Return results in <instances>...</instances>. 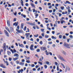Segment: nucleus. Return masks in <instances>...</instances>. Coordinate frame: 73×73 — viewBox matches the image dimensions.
<instances>
[{"label":"nucleus","instance_id":"1","mask_svg":"<svg viewBox=\"0 0 73 73\" xmlns=\"http://www.w3.org/2000/svg\"><path fill=\"white\" fill-rule=\"evenodd\" d=\"M63 45L66 47V48H68L70 49V47H69V45L68 44L66 43L65 42L64 43Z\"/></svg>","mask_w":73,"mask_h":73},{"label":"nucleus","instance_id":"2","mask_svg":"<svg viewBox=\"0 0 73 73\" xmlns=\"http://www.w3.org/2000/svg\"><path fill=\"white\" fill-rule=\"evenodd\" d=\"M4 32L6 36H7V37H9V35L7 30H5Z\"/></svg>","mask_w":73,"mask_h":73},{"label":"nucleus","instance_id":"3","mask_svg":"<svg viewBox=\"0 0 73 73\" xmlns=\"http://www.w3.org/2000/svg\"><path fill=\"white\" fill-rule=\"evenodd\" d=\"M26 36V38L28 39V40H29V37L28 36V35L29 36L30 35V33H26L25 34Z\"/></svg>","mask_w":73,"mask_h":73},{"label":"nucleus","instance_id":"4","mask_svg":"<svg viewBox=\"0 0 73 73\" xmlns=\"http://www.w3.org/2000/svg\"><path fill=\"white\" fill-rule=\"evenodd\" d=\"M33 46H34L33 44L31 45V46L30 47V50H35V49L33 48Z\"/></svg>","mask_w":73,"mask_h":73},{"label":"nucleus","instance_id":"5","mask_svg":"<svg viewBox=\"0 0 73 73\" xmlns=\"http://www.w3.org/2000/svg\"><path fill=\"white\" fill-rule=\"evenodd\" d=\"M40 48L41 50H42L43 51L46 50V48L45 46L41 47Z\"/></svg>","mask_w":73,"mask_h":73},{"label":"nucleus","instance_id":"6","mask_svg":"<svg viewBox=\"0 0 73 73\" xmlns=\"http://www.w3.org/2000/svg\"><path fill=\"white\" fill-rule=\"evenodd\" d=\"M68 71H70V68H69V67H68V68L66 67L65 70V73H66V72H67V71L68 70Z\"/></svg>","mask_w":73,"mask_h":73},{"label":"nucleus","instance_id":"7","mask_svg":"<svg viewBox=\"0 0 73 73\" xmlns=\"http://www.w3.org/2000/svg\"><path fill=\"white\" fill-rule=\"evenodd\" d=\"M27 24L30 25H32V26H36V25L35 24L31 23H27Z\"/></svg>","mask_w":73,"mask_h":73},{"label":"nucleus","instance_id":"8","mask_svg":"<svg viewBox=\"0 0 73 73\" xmlns=\"http://www.w3.org/2000/svg\"><path fill=\"white\" fill-rule=\"evenodd\" d=\"M0 66H1V67H2V68H4V69L7 68V67H5V66L3 65V64H0Z\"/></svg>","mask_w":73,"mask_h":73},{"label":"nucleus","instance_id":"9","mask_svg":"<svg viewBox=\"0 0 73 73\" xmlns=\"http://www.w3.org/2000/svg\"><path fill=\"white\" fill-rule=\"evenodd\" d=\"M7 23L8 25V27H10L11 26V24H10V22L9 20H7Z\"/></svg>","mask_w":73,"mask_h":73},{"label":"nucleus","instance_id":"10","mask_svg":"<svg viewBox=\"0 0 73 73\" xmlns=\"http://www.w3.org/2000/svg\"><path fill=\"white\" fill-rule=\"evenodd\" d=\"M59 58L60 59L62 60V61H65V60H64V59L61 56H59Z\"/></svg>","mask_w":73,"mask_h":73},{"label":"nucleus","instance_id":"11","mask_svg":"<svg viewBox=\"0 0 73 73\" xmlns=\"http://www.w3.org/2000/svg\"><path fill=\"white\" fill-rule=\"evenodd\" d=\"M18 45H19V46H20V47H21V48H24V45H23V44H20V43H19Z\"/></svg>","mask_w":73,"mask_h":73},{"label":"nucleus","instance_id":"12","mask_svg":"<svg viewBox=\"0 0 73 73\" xmlns=\"http://www.w3.org/2000/svg\"><path fill=\"white\" fill-rule=\"evenodd\" d=\"M68 8H66L67 9H68V12L69 13H70V12H71V11H70V7H69V6H68Z\"/></svg>","mask_w":73,"mask_h":73},{"label":"nucleus","instance_id":"13","mask_svg":"<svg viewBox=\"0 0 73 73\" xmlns=\"http://www.w3.org/2000/svg\"><path fill=\"white\" fill-rule=\"evenodd\" d=\"M71 4V3L69 2V1H66V3H65V4Z\"/></svg>","mask_w":73,"mask_h":73},{"label":"nucleus","instance_id":"14","mask_svg":"<svg viewBox=\"0 0 73 73\" xmlns=\"http://www.w3.org/2000/svg\"><path fill=\"white\" fill-rule=\"evenodd\" d=\"M10 30L11 31V32H13L14 31V29L13 28H12V27H10Z\"/></svg>","mask_w":73,"mask_h":73},{"label":"nucleus","instance_id":"15","mask_svg":"<svg viewBox=\"0 0 73 73\" xmlns=\"http://www.w3.org/2000/svg\"><path fill=\"white\" fill-rule=\"evenodd\" d=\"M42 59V60H41ZM44 60V57H42L41 58H40L39 59V61H42V60Z\"/></svg>","mask_w":73,"mask_h":73},{"label":"nucleus","instance_id":"16","mask_svg":"<svg viewBox=\"0 0 73 73\" xmlns=\"http://www.w3.org/2000/svg\"><path fill=\"white\" fill-rule=\"evenodd\" d=\"M3 50H4V52H5V51H6V49H7L6 47H3Z\"/></svg>","mask_w":73,"mask_h":73},{"label":"nucleus","instance_id":"17","mask_svg":"<svg viewBox=\"0 0 73 73\" xmlns=\"http://www.w3.org/2000/svg\"><path fill=\"white\" fill-rule=\"evenodd\" d=\"M19 65H22V66H23L24 65V63L21 62H20V63H19Z\"/></svg>","mask_w":73,"mask_h":73},{"label":"nucleus","instance_id":"18","mask_svg":"<svg viewBox=\"0 0 73 73\" xmlns=\"http://www.w3.org/2000/svg\"><path fill=\"white\" fill-rule=\"evenodd\" d=\"M19 59V57H16L15 58H13V60H14V61H16V60H18V59Z\"/></svg>","mask_w":73,"mask_h":73},{"label":"nucleus","instance_id":"19","mask_svg":"<svg viewBox=\"0 0 73 73\" xmlns=\"http://www.w3.org/2000/svg\"><path fill=\"white\" fill-rule=\"evenodd\" d=\"M14 56L15 57L16 56V57H18L19 56V54H15L14 55Z\"/></svg>","mask_w":73,"mask_h":73},{"label":"nucleus","instance_id":"20","mask_svg":"<svg viewBox=\"0 0 73 73\" xmlns=\"http://www.w3.org/2000/svg\"><path fill=\"white\" fill-rule=\"evenodd\" d=\"M31 7H34V8H35V6L34 4L33 3H31Z\"/></svg>","mask_w":73,"mask_h":73},{"label":"nucleus","instance_id":"21","mask_svg":"<svg viewBox=\"0 0 73 73\" xmlns=\"http://www.w3.org/2000/svg\"><path fill=\"white\" fill-rule=\"evenodd\" d=\"M21 28L22 29H23V27H24V24L23 23H22L21 25Z\"/></svg>","mask_w":73,"mask_h":73},{"label":"nucleus","instance_id":"22","mask_svg":"<svg viewBox=\"0 0 73 73\" xmlns=\"http://www.w3.org/2000/svg\"><path fill=\"white\" fill-rule=\"evenodd\" d=\"M21 16H23L24 18H25V17H26V15H23V14H21Z\"/></svg>","mask_w":73,"mask_h":73},{"label":"nucleus","instance_id":"23","mask_svg":"<svg viewBox=\"0 0 73 73\" xmlns=\"http://www.w3.org/2000/svg\"><path fill=\"white\" fill-rule=\"evenodd\" d=\"M5 62L7 66H8L9 65L8 62L7 61H6V62Z\"/></svg>","mask_w":73,"mask_h":73},{"label":"nucleus","instance_id":"24","mask_svg":"<svg viewBox=\"0 0 73 73\" xmlns=\"http://www.w3.org/2000/svg\"><path fill=\"white\" fill-rule=\"evenodd\" d=\"M44 30H45V29H41V31H42V32L43 33H44Z\"/></svg>","mask_w":73,"mask_h":73},{"label":"nucleus","instance_id":"25","mask_svg":"<svg viewBox=\"0 0 73 73\" xmlns=\"http://www.w3.org/2000/svg\"><path fill=\"white\" fill-rule=\"evenodd\" d=\"M61 64L62 65V66L63 68H64V69H65V66H64V64H62V63H61Z\"/></svg>","mask_w":73,"mask_h":73},{"label":"nucleus","instance_id":"26","mask_svg":"<svg viewBox=\"0 0 73 73\" xmlns=\"http://www.w3.org/2000/svg\"><path fill=\"white\" fill-rule=\"evenodd\" d=\"M36 52H40V49H38L36 50Z\"/></svg>","mask_w":73,"mask_h":73},{"label":"nucleus","instance_id":"27","mask_svg":"<svg viewBox=\"0 0 73 73\" xmlns=\"http://www.w3.org/2000/svg\"><path fill=\"white\" fill-rule=\"evenodd\" d=\"M18 33H22L23 32V31H22V30H19V31H18Z\"/></svg>","mask_w":73,"mask_h":73},{"label":"nucleus","instance_id":"28","mask_svg":"<svg viewBox=\"0 0 73 73\" xmlns=\"http://www.w3.org/2000/svg\"><path fill=\"white\" fill-rule=\"evenodd\" d=\"M7 54L8 55H10V54H11V52H8V51Z\"/></svg>","mask_w":73,"mask_h":73},{"label":"nucleus","instance_id":"29","mask_svg":"<svg viewBox=\"0 0 73 73\" xmlns=\"http://www.w3.org/2000/svg\"><path fill=\"white\" fill-rule=\"evenodd\" d=\"M31 9V8L30 7L29 8V12H32V10Z\"/></svg>","mask_w":73,"mask_h":73},{"label":"nucleus","instance_id":"30","mask_svg":"<svg viewBox=\"0 0 73 73\" xmlns=\"http://www.w3.org/2000/svg\"><path fill=\"white\" fill-rule=\"evenodd\" d=\"M21 5H22V6L23 7H24V4H23V3H24V2L23 1V2H21Z\"/></svg>","mask_w":73,"mask_h":73},{"label":"nucleus","instance_id":"31","mask_svg":"<svg viewBox=\"0 0 73 73\" xmlns=\"http://www.w3.org/2000/svg\"><path fill=\"white\" fill-rule=\"evenodd\" d=\"M34 36L35 37H37L38 36V35L37 34L36 35H34Z\"/></svg>","mask_w":73,"mask_h":73},{"label":"nucleus","instance_id":"32","mask_svg":"<svg viewBox=\"0 0 73 73\" xmlns=\"http://www.w3.org/2000/svg\"><path fill=\"white\" fill-rule=\"evenodd\" d=\"M62 53H63V54H64V55H66V52H65L63 51L62 52Z\"/></svg>","mask_w":73,"mask_h":73},{"label":"nucleus","instance_id":"33","mask_svg":"<svg viewBox=\"0 0 73 73\" xmlns=\"http://www.w3.org/2000/svg\"><path fill=\"white\" fill-rule=\"evenodd\" d=\"M69 37L70 38H73V36L72 35H69Z\"/></svg>","mask_w":73,"mask_h":73},{"label":"nucleus","instance_id":"34","mask_svg":"<svg viewBox=\"0 0 73 73\" xmlns=\"http://www.w3.org/2000/svg\"><path fill=\"white\" fill-rule=\"evenodd\" d=\"M45 37L46 38H48L49 37V36L48 35H46L45 36Z\"/></svg>","mask_w":73,"mask_h":73},{"label":"nucleus","instance_id":"35","mask_svg":"<svg viewBox=\"0 0 73 73\" xmlns=\"http://www.w3.org/2000/svg\"><path fill=\"white\" fill-rule=\"evenodd\" d=\"M48 44H52V41L49 42H48Z\"/></svg>","mask_w":73,"mask_h":73},{"label":"nucleus","instance_id":"36","mask_svg":"<svg viewBox=\"0 0 73 73\" xmlns=\"http://www.w3.org/2000/svg\"><path fill=\"white\" fill-rule=\"evenodd\" d=\"M60 8L62 10H63L64 9V7H61Z\"/></svg>","mask_w":73,"mask_h":73},{"label":"nucleus","instance_id":"37","mask_svg":"<svg viewBox=\"0 0 73 73\" xmlns=\"http://www.w3.org/2000/svg\"><path fill=\"white\" fill-rule=\"evenodd\" d=\"M44 67L45 68V69H46L47 68H48V66H47V65H44Z\"/></svg>","mask_w":73,"mask_h":73},{"label":"nucleus","instance_id":"38","mask_svg":"<svg viewBox=\"0 0 73 73\" xmlns=\"http://www.w3.org/2000/svg\"><path fill=\"white\" fill-rule=\"evenodd\" d=\"M9 60L10 61H12V58H11L10 57H9Z\"/></svg>","mask_w":73,"mask_h":73},{"label":"nucleus","instance_id":"39","mask_svg":"<svg viewBox=\"0 0 73 73\" xmlns=\"http://www.w3.org/2000/svg\"><path fill=\"white\" fill-rule=\"evenodd\" d=\"M26 29H27V27L25 26V28L23 29V30H24V31H26Z\"/></svg>","mask_w":73,"mask_h":73},{"label":"nucleus","instance_id":"40","mask_svg":"<svg viewBox=\"0 0 73 73\" xmlns=\"http://www.w3.org/2000/svg\"><path fill=\"white\" fill-rule=\"evenodd\" d=\"M25 5L26 6V7H28V6H29V5H28V3H26L25 4Z\"/></svg>","mask_w":73,"mask_h":73},{"label":"nucleus","instance_id":"41","mask_svg":"<svg viewBox=\"0 0 73 73\" xmlns=\"http://www.w3.org/2000/svg\"><path fill=\"white\" fill-rule=\"evenodd\" d=\"M59 38H62V35H59Z\"/></svg>","mask_w":73,"mask_h":73},{"label":"nucleus","instance_id":"42","mask_svg":"<svg viewBox=\"0 0 73 73\" xmlns=\"http://www.w3.org/2000/svg\"><path fill=\"white\" fill-rule=\"evenodd\" d=\"M11 51V52H12L13 54V53H14V52L13 51V50L12 49H11L10 50Z\"/></svg>","mask_w":73,"mask_h":73},{"label":"nucleus","instance_id":"43","mask_svg":"<svg viewBox=\"0 0 73 73\" xmlns=\"http://www.w3.org/2000/svg\"><path fill=\"white\" fill-rule=\"evenodd\" d=\"M3 47H6V43H3Z\"/></svg>","mask_w":73,"mask_h":73},{"label":"nucleus","instance_id":"44","mask_svg":"<svg viewBox=\"0 0 73 73\" xmlns=\"http://www.w3.org/2000/svg\"><path fill=\"white\" fill-rule=\"evenodd\" d=\"M56 1L58 3H60V2H61V0H56Z\"/></svg>","mask_w":73,"mask_h":73},{"label":"nucleus","instance_id":"45","mask_svg":"<svg viewBox=\"0 0 73 73\" xmlns=\"http://www.w3.org/2000/svg\"><path fill=\"white\" fill-rule=\"evenodd\" d=\"M39 44H40V45H42V41H40L39 42Z\"/></svg>","mask_w":73,"mask_h":73},{"label":"nucleus","instance_id":"46","mask_svg":"<svg viewBox=\"0 0 73 73\" xmlns=\"http://www.w3.org/2000/svg\"><path fill=\"white\" fill-rule=\"evenodd\" d=\"M38 64H39L41 65H42V62H38Z\"/></svg>","mask_w":73,"mask_h":73},{"label":"nucleus","instance_id":"47","mask_svg":"<svg viewBox=\"0 0 73 73\" xmlns=\"http://www.w3.org/2000/svg\"><path fill=\"white\" fill-rule=\"evenodd\" d=\"M46 64L48 65V64H49V62L48 61H46Z\"/></svg>","mask_w":73,"mask_h":73},{"label":"nucleus","instance_id":"48","mask_svg":"<svg viewBox=\"0 0 73 73\" xmlns=\"http://www.w3.org/2000/svg\"><path fill=\"white\" fill-rule=\"evenodd\" d=\"M13 50V51H14V53H15L16 52V50L15 49H14Z\"/></svg>","mask_w":73,"mask_h":73},{"label":"nucleus","instance_id":"49","mask_svg":"<svg viewBox=\"0 0 73 73\" xmlns=\"http://www.w3.org/2000/svg\"><path fill=\"white\" fill-rule=\"evenodd\" d=\"M57 71H58L59 70V68L58 67V66H57Z\"/></svg>","mask_w":73,"mask_h":73},{"label":"nucleus","instance_id":"50","mask_svg":"<svg viewBox=\"0 0 73 73\" xmlns=\"http://www.w3.org/2000/svg\"><path fill=\"white\" fill-rule=\"evenodd\" d=\"M20 72H23V69H21V70H19Z\"/></svg>","mask_w":73,"mask_h":73},{"label":"nucleus","instance_id":"51","mask_svg":"<svg viewBox=\"0 0 73 73\" xmlns=\"http://www.w3.org/2000/svg\"><path fill=\"white\" fill-rule=\"evenodd\" d=\"M55 46L56 45L55 44H54L52 45V47H53V48H54V47H55Z\"/></svg>","mask_w":73,"mask_h":73},{"label":"nucleus","instance_id":"52","mask_svg":"<svg viewBox=\"0 0 73 73\" xmlns=\"http://www.w3.org/2000/svg\"><path fill=\"white\" fill-rule=\"evenodd\" d=\"M20 66H18L17 67V69H20Z\"/></svg>","mask_w":73,"mask_h":73},{"label":"nucleus","instance_id":"53","mask_svg":"<svg viewBox=\"0 0 73 73\" xmlns=\"http://www.w3.org/2000/svg\"><path fill=\"white\" fill-rule=\"evenodd\" d=\"M33 10V12H36V10H35V9H34Z\"/></svg>","mask_w":73,"mask_h":73},{"label":"nucleus","instance_id":"54","mask_svg":"<svg viewBox=\"0 0 73 73\" xmlns=\"http://www.w3.org/2000/svg\"><path fill=\"white\" fill-rule=\"evenodd\" d=\"M29 47V46H28L26 45V48H27V49H28V48Z\"/></svg>","mask_w":73,"mask_h":73},{"label":"nucleus","instance_id":"55","mask_svg":"<svg viewBox=\"0 0 73 73\" xmlns=\"http://www.w3.org/2000/svg\"><path fill=\"white\" fill-rule=\"evenodd\" d=\"M14 15H15V16L17 15V12H16L14 13Z\"/></svg>","mask_w":73,"mask_h":73},{"label":"nucleus","instance_id":"56","mask_svg":"<svg viewBox=\"0 0 73 73\" xmlns=\"http://www.w3.org/2000/svg\"><path fill=\"white\" fill-rule=\"evenodd\" d=\"M36 69L35 68H33V71H36Z\"/></svg>","mask_w":73,"mask_h":73},{"label":"nucleus","instance_id":"57","mask_svg":"<svg viewBox=\"0 0 73 73\" xmlns=\"http://www.w3.org/2000/svg\"><path fill=\"white\" fill-rule=\"evenodd\" d=\"M56 42H57V43H59V40H56Z\"/></svg>","mask_w":73,"mask_h":73},{"label":"nucleus","instance_id":"58","mask_svg":"<svg viewBox=\"0 0 73 73\" xmlns=\"http://www.w3.org/2000/svg\"><path fill=\"white\" fill-rule=\"evenodd\" d=\"M34 66H35V64H32L31 65V67H34Z\"/></svg>","mask_w":73,"mask_h":73},{"label":"nucleus","instance_id":"59","mask_svg":"<svg viewBox=\"0 0 73 73\" xmlns=\"http://www.w3.org/2000/svg\"><path fill=\"white\" fill-rule=\"evenodd\" d=\"M26 62H27V63H30L31 62H30L29 60H27L26 61Z\"/></svg>","mask_w":73,"mask_h":73},{"label":"nucleus","instance_id":"60","mask_svg":"<svg viewBox=\"0 0 73 73\" xmlns=\"http://www.w3.org/2000/svg\"><path fill=\"white\" fill-rule=\"evenodd\" d=\"M40 27H41L42 28H44V27H43V25H42V24H41L40 25Z\"/></svg>","mask_w":73,"mask_h":73},{"label":"nucleus","instance_id":"61","mask_svg":"<svg viewBox=\"0 0 73 73\" xmlns=\"http://www.w3.org/2000/svg\"><path fill=\"white\" fill-rule=\"evenodd\" d=\"M45 23H48V21H47V20H45Z\"/></svg>","mask_w":73,"mask_h":73},{"label":"nucleus","instance_id":"62","mask_svg":"<svg viewBox=\"0 0 73 73\" xmlns=\"http://www.w3.org/2000/svg\"><path fill=\"white\" fill-rule=\"evenodd\" d=\"M22 62H25V60L23 59L21 60Z\"/></svg>","mask_w":73,"mask_h":73},{"label":"nucleus","instance_id":"63","mask_svg":"<svg viewBox=\"0 0 73 73\" xmlns=\"http://www.w3.org/2000/svg\"><path fill=\"white\" fill-rule=\"evenodd\" d=\"M33 28L34 29H36V26H33Z\"/></svg>","mask_w":73,"mask_h":73},{"label":"nucleus","instance_id":"64","mask_svg":"<svg viewBox=\"0 0 73 73\" xmlns=\"http://www.w3.org/2000/svg\"><path fill=\"white\" fill-rule=\"evenodd\" d=\"M16 21V19L14 18L13 19V21Z\"/></svg>","mask_w":73,"mask_h":73}]
</instances>
